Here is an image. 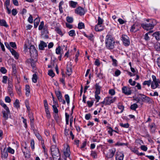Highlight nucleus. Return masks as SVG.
<instances>
[{
	"label": "nucleus",
	"instance_id": "nucleus-13",
	"mask_svg": "<svg viewBox=\"0 0 160 160\" xmlns=\"http://www.w3.org/2000/svg\"><path fill=\"white\" fill-rule=\"evenodd\" d=\"M47 47V44L43 41H41L39 45V48L41 50H44L45 47Z\"/></svg>",
	"mask_w": 160,
	"mask_h": 160
},
{
	"label": "nucleus",
	"instance_id": "nucleus-51",
	"mask_svg": "<svg viewBox=\"0 0 160 160\" xmlns=\"http://www.w3.org/2000/svg\"><path fill=\"white\" fill-rule=\"evenodd\" d=\"M52 108L54 112L56 113H58V111L57 107L55 105H53Z\"/></svg>",
	"mask_w": 160,
	"mask_h": 160
},
{
	"label": "nucleus",
	"instance_id": "nucleus-38",
	"mask_svg": "<svg viewBox=\"0 0 160 160\" xmlns=\"http://www.w3.org/2000/svg\"><path fill=\"white\" fill-rule=\"evenodd\" d=\"M32 81L34 83H36L37 81V77L36 74L33 75L32 78Z\"/></svg>",
	"mask_w": 160,
	"mask_h": 160
},
{
	"label": "nucleus",
	"instance_id": "nucleus-58",
	"mask_svg": "<svg viewBox=\"0 0 160 160\" xmlns=\"http://www.w3.org/2000/svg\"><path fill=\"white\" fill-rule=\"evenodd\" d=\"M95 98L97 100V102H99V100L101 98L100 96H99L98 95L99 94H97L96 93H95Z\"/></svg>",
	"mask_w": 160,
	"mask_h": 160
},
{
	"label": "nucleus",
	"instance_id": "nucleus-41",
	"mask_svg": "<svg viewBox=\"0 0 160 160\" xmlns=\"http://www.w3.org/2000/svg\"><path fill=\"white\" fill-rule=\"evenodd\" d=\"M119 124L121 127L126 128H128L129 126V125L128 123L125 124H123L122 123H120Z\"/></svg>",
	"mask_w": 160,
	"mask_h": 160
},
{
	"label": "nucleus",
	"instance_id": "nucleus-3",
	"mask_svg": "<svg viewBox=\"0 0 160 160\" xmlns=\"http://www.w3.org/2000/svg\"><path fill=\"white\" fill-rule=\"evenodd\" d=\"M51 153L53 160H60V154L58 149L55 145H52L51 148Z\"/></svg>",
	"mask_w": 160,
	"mask_h": 160
},
{
	"label": "nucleus",
	"instance_id": "nucleus-16",
	"mask_svg": "<svg viewBox=\"0 0 160 160\" xmlns=\"http://www.w3.org/2000/svg\"><path fill=\"white\" fill-rule=\"evenodd\" d=\"M10 52L16 59H18L19 55L14 49H11V51Z\"/></svg>",
	"mask_w": 160,
	"mask_h": 160
},
{
	"label": "nucleus",
	"instance_id": "nucleus-27",
	"mask_svg": "<svg viewBox=\"0 0 160 160\" xmlns=\"http://www.w3.org/2000/svg\"><path fill=\"white\" fill-rule=\"evenodd\" d=\"M84 35L91 41H93V37L94 36L91 33L89 35H87L86 33H84Z\"/></svg>",
	"mask_w": 160,
	"mask_h": 160
},
{
	"label": "nucleus",
	"instance_id": "nucleus-40",
	"mask_svg": "<svg viewBox=\"0 0 160 160\" xmlns=\"http://www.w3.org/2000/svg\"><path fill=\"white\" fill-rule=\"evenodd\" d=\"M66 20L69 23H71L73 22V18L72 17L68 16L66 18Z\"/></svg>",
	"mask_w": 160,
	"mask_h": 160
},
{
	"label": "nucleus",
	"instance_id": "nucleus-48",
	"mask_svg": "<svg viewBox=\"0 0 160 160\" xmlns=\"http://www.w3.org/2000/svg\"><path fill=\"white\" fill-rule=\"evenodd\" d=\"M108 128L109 129L108 131V133L110 134V136H112V132H113V129L111 127H108Z\"/></svg>",
	"mask_w": 160,
	"mask_h": 160
},
{
	"label": "nucleus",
	"instance_id": "nucleus-21",
	"mask_svg": "<svg viewBox=\"0 0 160 160\" xmlns=\"http://www.w3.org/2000/svg\"><path fill=\"white\" fill-rule=\"evenodd\" d=\"M42 30L41 32V35L43 36L45 34H47L48 33V27L46 25H45L42 29Z\"/></svg>",
	"mask_w": 160,
	"mask_h": 160
},
{
	"label": "nucleus",
	"instance_id": "nucleus-42",
	"mask_svg": "<svg viewBox=\"0 0 160 160\" xmlns=\"http://www.w3.org/2000/svg\"><path fill=\"white\" fill-rule=\"evenodd\" d=\"M55 31L60 35L62 36L63 35L61 30L58 27H57L56 28Z\"/></svg>",
	"mask_w": 160,
	"mask_h": 160
},
{
	"label": "nucleus",
	"instance_id": "nucleus-14",
	"mask_svg": "<svg viewBox=\"0 0 160 160\" xmlns=\"http://www.w3.org/2000/svg\"><path fill=\"white\" fill-rule=\"evenodd\" d=\"M70 153L69 147L68 146L64 151V155L66 157H69L70 156Z\"/></svg>",
	"mask_w": 160,
	"mask_h": 160
},
{
	"label": "nucleus",
	"instance_id": "nucleus-55",
	"mask_svg": "<svg viewBox=\"0 0 160 160\" xmlns=\"http://www.w3.org/2000/svg\"><path fill=\"white\" fill-rule=\"evenodd\" d=\"M128 82L132 86H134L136 84V82L135 81H132V79L129 80Z\"/></svg>",
	"mask_w": 160,
	"mask_h": 160
},
{
	"label": "nucleus",
	"instance_id": "nucleus-12",
	"mask_svg": "<svg viewBox=\"0 0 160 160\" xmlns=\"http://www.w3.org/2000/svg\"><path fill=\"white\" fill-rule=\"evenodd\" d=\"M141 95L142 97V100H143V99H144L145 102L149 103H152V100L151 98L143 94H141Z\"/></svg>",
	"mask_w": 160,
	"mask_h": 160
},
{
	"label": "nucleus",
	"instance_id": "nucleus-22",
	"mask_svg": "<svg viewBox=\"0 0 160 160\" xmlns=\"http://www.w3.org/2000/svg\"><path fill=\"white\" fill-rule=\"evenodd\" d=\"M152 36L155 37L157 40H160V32H155L152 34Z\"/></svg>",
	"mask_w": 160,
	"mask_h": 160
},
{
	"label": "nucleus",
	"instance_id": "nucleus-9",
	"mask_svg": "<svg viewBox=\"0 0 160 160\" xmlns=\"http://www.w3.org/2000/svg\"><path fill=\"white\" fill-rule=\"evenodd\" d=\"M116 152V149L113 148L109 150V152L106 155V157L108 158H112L114 156Z\"/></svg>",
	"mask_w": 160,
	"mask_h": 160
},
{
	"label": "nucleus",
	"instance_id": "nucleus-47",
	"mask_svg": "<svg viewBox=\"0 0 160 160\" xmlns=\"http://www.w3.org/2000/svg\"><path fill=\"white\" fill-rule=\"evenodd\" d=\"M10 45L11 47L13 48L14 49L17 48V46L15 42H10Z\"/></svg>",
	"mask_w": 160,
	"mask_h": 160
},
{
	"label": "nucleus",
	"instance_id": "nucleus-39",
	"mask_svg": "<svg viewBox=\"0 0 160 160\" xmlns=\"http://www.w3.org/2000/svg\"><path fill=\"white\" fill-rule=\"evenodd\" d=\"M12 74L14 75H16L17 72L16 66L15 64H12Z\"/></svg>",
	"mask_w": 160,
	"mask_h": 160
},
{
	"label": "nucleus",
	"instance_id": "nucleus-61",
	"mask_svg": "<svg viewBox=\"0 0 160 160\" xmlns=\"http://www.w3.org/2000/svg\"><path fill=\"white\" fill-rule=\"evenodd\" d=\"M65 100L67 102V103L68 104L69 103V97L68 94H66L65 95Z\"/></svg>",
	"mask_w": 160,
	"mask_h": 160
},
{
	"label": "nucleus",
	"instance_id": "nucleus-11",
	"mask_svg": "<svg viewBox=\"0 0 160 160\" xmlns=\"http://www.w3.org/2000/svg\"><path fill=\"white\" fill-rule=\"evenodd\" d=\"M122 92L126 95H130L131 94L130 89L127 87H124L122 88Z\"/></svg>",
	"mask_w": 160,
	"mask_h": 160
},
{
	"label": "nucleus",
	"instance_id": "nucleus-18",
	"mask_svg": "<svg viewBox=\"0 0 160 160\" xmlns=\"http://www.w3.org/2000/svg\"><path fill=\"white\" fill-rule=\"evenodd\" d=\"M5 4L6 5V8L7 11V13L8 14H10L11 13V11L8 8L10 4V0H6L5 1Z\"/></svg>",
	"mask_w": 160,
	"mask_h": 160
},
{
	"label": "nucleus",
	"instance_id": "nucleus-60",
	"mask_svg": "<svg viewBox=\"0 0 160 160\" xmlns=\"http://www.w3.org/2000/svg\"><path fill=\"white\" fill-rule=\"evenodd\" d=\"M35 135L39 140L42 141V138L38 132L36 133Z\"/></svg>",
	"mask_w": 160,
	"mask_h": 160
},
{
	"label": "nucleus",
	"instance_id": "nucleus-33",
	"mask_svg": "<svg viewBox=\"0 0 160 160\" xmlns=\"http://www.w3.org/2000/svg\"><path fill=\"white\" fill-rule=\"evenodd\" d=\"M152 81L151 80H149L148 81H144L142 84L143 85H147L148 86H149L152 83Z\"/></svg>",
	"mask_w": 160,
	"mask_h": 160
},
{
	"label": "nucleus",
	"instance_id": "nucleus-17",
	"mask_svg": "<svg viewBox=\"0 0 160 160\" xmlns=\"http://www.w3.org/2000/svg\"><path fill=\"white\" fill-rule=\"evenodd\" d=\"M159 82L156 81L155 82H152L151 83V87L152 89H155L158 88L159 86Z\"/></svg>",
	"mask_w": 160,
	"mask_h": 160
},
{
	"label": "nucleus",
	"instance_id": "nucleus-50",
	"mask_svg": "<svg viewBox=\"0 0 160 160\" xmlns=\"http://www.w3.org/2000/svg\"><path fill=\"white\" fill-rule=\"evenodd\" d=\"M22 150L24 154L25 157L29 158L30 157V155L29 152H27V151L26 152H25V151H23V149Z\"/></svg>",
	"mask_w": 160,
	"mask_h": 160
},
{
	"label": "nucleus",
	"instance_id": "nucleus-30",
	"mask_svg": "<svg viewBox=\"0 0 160 160\" xmlns=\"http://www.w3.org/2000/svg\"><path fill=\"white\" fill-rule=\"evenodd\" d=\"M14 107L17 108H20L19 102V100L17 99L15 100V102L14 103Z\"/></svg>",
	"mask_w": 160,
	"mask_h": 160
},
{
	"label": "nucleus",
	"instance_id": "nucleus-43",
	"mask_svg": "<svg viewBox=\"0 0 160 160\" xmlns=\"http://www.w3.org/2000/svg\"><path fill=\"white\" fill-rule=\"evenodd\" d=\"M98 25H101L102 24L103 20L99 16L98 17Z\"/></svg>",
	"mask_w": 160,
	"mask_h": 160
},
{
	"label": "nucleus",
	"instance_id": "nucleus-64",
	"mask_svg": "<svg viewBox=\"0 0 160 160\" xmlns=\"http://www.w3.org/2000/svg\"><path fill=\"white\" fill-rule=\"evenodd\" d=\"M12 15L15 16L17 14L18 12L16 9H13L12 11Z\"/></svg>",
	"mask_w": 160,
	"mask_h": 160
},
{
	"label": "nucleus",
	"instance_id": "nucleus-59",
	"mask_svg": "<svg viewBox=\"0 0 160 160\" xmlns=\"http://www.w3.org/2000/svg\"><path fill=\"white\" fill-rule=\"evenodd\" d=\"M5 100L6 102L10 103L11 102V99L8 96H6L5 98Z\"/></svg>",
	"mask_w": 160,
	"mask_h": 160
},
{
	"label": "nucleus",
	"instance_id": "nucleus-37",
	"mask_svg": "<svg viewBox=\"0 0 160 160\" xmlns=\"http://www.w3.org/2000/svg\"><path fill=\"white\" fill-rule=\"evenodd\" d=\"M155 49L158 51H160V43H156L154 46Z\"/></svg>",
	"mask_w": 160,
	"mask_h": 160
},
{
	"label": "nucleus",
	"instance_id": "nucleus-6",
	"mask_svg": "<svg viewBox=\"0 0 160 160\" xmlns=\"http://www.w3.org/2000/svg\"><path fill=\"white\" fill-rule=\"evenodd\" d=\"M75 12L80 16L83 15L85 13L84 9L81 7L79 6L75 10Z\"/></svg>",
	"mask_w": 160,
	"mask_h": 160
},
{
	"label": "nucleus",
	"instance_id": "nucleus-36",
	"mask_svg": "<svg viewBox=\"0 0 160 160\" xmlns=\"http://www.w3.org/2000/svg\"><path fill=\"white\" fill-rule=\"evenodd\" d=\"M118 108L121 110V111H120V113H122L124 108V106L121 104L120 103H119L118 105Z\"/></svg>",
	"mask_w": 160,
	"mask_h": 160
},
{
	"label": "nucleus",
	"instance_id": "nucleus-32",
	"mask_svg": "<svg viewBox=\"0 0 160 160\" xmlns=\"http://www.w3.org/2000/svg\"><path fill=\"white\" fill-rule=\"evenodd\" d=\"M29 117L30 118V121L31 125L33 123L34 120L32 114V113H29Z\"/></svg>",
	"mask_w": 160,
	"mask_h": 160
},
{
	"label": "nucleus",
	"instance_id": "nucleus-26",
	"mask_svg": "<svg viewBox=\"0 0 160 160\" xmlns=\"http://www.w3.org/2000/svg\"><path fill=\"white\" fill-rule=\"evenodd\" d=\"M5 148L4 149L3 151H2V157L4 158H6L8 157V154L7 151L5 150Z\"/></svg>",
	"mask_w": 160,
	"mask_h": 160
},
{
	"label": "nucleus",
	"instance_id": "nucleus-23",
	"mask_svg": "<svg viewBox=\"0 0 160 160\" xmlns=\"http://www.w3.org/2000/svg\"><path fill=\"white\" fill-rule=\"evenodd\" d=\"M0 25L6 27H8V25L7 24L5 20L4 19H0Z\"/></svg>",
	"mask_w": 160,
	"mask_h": 160
},
{
	"label": "nucleus",
	"instance_id": "nucleus-5",
	"mask_svg": "<svg viewBox=\"0 0 160 160\" xmlns=\"http://www.w3.org/2000/svg\"><path fill=\"white\" fill-rule=\"evenodd\" d=\"M122 40L124 45L126 46H128L130 44V41L129 37L126 35H122L121 37Z\"/></svg>",
	"mask_w": 160,
	"mask_h": 160
},
{
	"label": "nucleus",
	"instance_id": "nucleus-34",
	"mask_svg": "<svg viewBox=\"0 0 160 160\" xmlns=\"http://www.w3.org/2000/svg\"><path fill=\"white\" fill-rule=\"evenodd\" d=\"M39 20L38 18H36L34 20V27L36 28L37 27L39 23Z\"/></svg>",
	"mask_w": 160,
	"mask_h": 160
},
{
	"label": "nucleus",
	"instance_id": "nucleus-4",
	"mask_svg": "<svg viewBox=\"0 0 160 160\" xmlns=\"http://www.w3.org/2000/svg\"><path fill=\"white\" fill-rule=\"evenodd\" d=\"M29 49L30 55L32 58V60H33V59H37V58L38 56V53L34 46L31 45Z\"/></svg>",
	"mask_w": 160,
	"mask_h": 160
},
{
	"label": "nucleus",
	"instance_id": "nucleus-31",
	"mask_svg": "<svg viewBox=\"0 0 160 160\" xmlns=\"http://www.w3.org/2000/svg\"><path fill=\"white\" fill-rule=\"evenodd\" d=\"M72 73V69L70 67H67V72H66V74L68 76L70 75Z\"/></svg>",
	"mask_w": 160,
	"mask_h": 160
},
{
	"label": "nucleus",
	"instance_id": "nucleus-62",
	"mask_svg": "<svg viewBox=\"0 0 160 160\" xmlns=\"http://www.w3.org/2000/svg\"><path fill=\"white\" fill-rule=\"evenodd\" d=\"M48 75L52 77H53L54 76V73L52 70H50L48 71Z\"/></svg>",
	"mask_w": 160,
	"mask_h": 160
},
{
	"label": "nucleus",
	"instance_id": "nucleus-19",
	"mask_svg": "<svg viewBox=\"0 0 160 160\" xmlns=\"http://www.w3.org/2000/svg\"><path fill=\"white\" fill-rule=\"evenodd\" d=\"M138 30V28H137V25L134 24L132 26L130 31L132 32H135Z\"/></svg>",
	"mask_w": 160,
	"mask_h": 160
},
{
	"label": "nucleus",
	"instance_id": "nucleus-56",
	"mask_svg": "<svg viewBox=\"0 0 160 160\" xmlns=\"http://www.w3.org/2000/svg\"><path fill=\"white\" fill-rule=\"evenodd\" d=\"M150 32H148L146 33L145 35L144 36V39L148 41L149 40V37L148 36V35L149 34H150Z\"/></svg>",
	"mask_w": 160,
	"mask_h": 160
},
{
	"label": "nucleus",
	"instance_id": "nucleus-35",
	"mask_svg": "<svg viewBox=\"0 0 160 160\" xmlns=\"http://www.w3.org/2000/svg\"><path fill=\"white\" fill-rule=\"evenodd\" d=\"M78 28L79 29L84 28L85 26L84 23L82 22H79L78 24Z\"/></svg>",
	"mask_w": 160,
	"mask_h": 160
},
{
	"label": "nucleus",
	"instance_id": "nucleus-2",
	"mask_svg": "<svg viewBox=\"0 0 160 160\" xmlns=\"http://www.w3.org/2000/svg\"><path fill=\"white\" fill-rule=\"evenodd\" d=\"M146 21L149 23H142L141 24V26L144 29L147 30L152 29L156 24V21L154 19H147Z\"/></svg>",
	"mask_w": 160,
	"mask_h": 160
},
{
	"label": "nucleus",
	"instance_id": "nucleus-8",
	"mask_svg": "<svg viewBox=\"0 0 160 160\" xmlns=\"http://www.w3.org/2000/svg\"><path fill=\"white\" fill-rule=\"evenodd\" d=\"M13 85L11 80H8V93L11 96H13L14 95L12 92Z\"/></svg>",
	"mask_w": 160,
	"mask_h": 160
},
{
	"label": "nucleus",
	"instance_id": "nucleus-29",
	"mask_svg": "<svg viewBox=\"0 0 160 160\" xmlns=\"http://www.w3.org/2000/svg\"><path fill=\"white\" fill-rule=\"evenodd\" d=\"M149 126L152 132H154L156 129L155 124L154 123H152L150 125H149Z\"/></svg>",
	"mask_w": 160,
	"mask_h": 160
},
{
	"label": "nucleus",
	"instance_id": "nucleus-15",
	"mask_svg": "<svg viewBox=\"0 0 160 160\" xmlns=\"http://www.w3.org/2000/svg\"><path fill=\"white\" fill-rule=\"evenodd\" d=\"M96 91L95 93L100 94L101 87L99 85V83H96L95 85Z\"/></svg>",
	"mask_w": 160,
	"mask_h": 160
},
{
	"label": "nucleus",
	"instance_id": "nucleus-53",
	"mask_svg": "<svg viewBox=\"0 0 160 160\" xmlns=\"http://www.w3.org/2000/svg\"><path fill=\"white\" fill-rule=\"evenodd\" d=\"M108 93L110 94L112 96L114 95L115 94V92L114 89H111L109 90Z\"/></svg>",
	"mask_w": 160,
	"mask_h": 160
},
{
	"label": "nucleus",
	"instance_id": "nucleus-54",
	"mask_svg": "<svg viewBox=\"0 0 160 160\" xmlns=\"http://www.w3.org/2000/svg\"><path fill=\"white\" fill-rule=\"evenodd\" d=\"M99 25H98V24L97 25H96L95 26V30L96 31H100L102 30V29H100L99 28V27H101V26L100 25L99 26Z\"/></svg>",
	"mask_w": 160,
	"mask_h": 160
},
{
	"label": "nucleus",
	"instance_id": "nucleus-24",
	"mask_svg": "<svg viewBox=\"0 0 160 160\" xmlns=\"http://www.w3.org/2000/svg\"><path fill=\"white\" fill-rule=\"evenodd\" d=\"M69 4L71 7L75 8L76 7L78 3L77 2L71 1L69 2Z\"/></svg>",
	"mask_w": 160,
	"mask_h": 160
},
{
	"label": "nucleus",
	"instance_id": "nucleus-46",
	"mask_svg": "<svg viewBox=\"0 0 160 160\" xmlns=\"http://www.w3.org/2000/svg\"><path fill=\"white\" fill-rule=\"evenodd\" d=\"M68 34L71 37H73L75 35V31L73 30H70L68 32Z\"/></svg>",
	"mask_w": 160,
	"mask_h": 160
},
{
	"label": "nucleus",
	"instance_id": "nucleus-49",
	"mask_svg": "<svg viewBox=\"0 0 160 160\" xmlns=\"http://www.w3.org/2000/svg\"><path fill=\"white\" fill-rule=\"evenodd\" d=\"M44 27V22L43 21H42L39 26L38 29L39 30H42Z\"/></svg>",
	"mask_w": 160,
	"mask_h": 160
},
{
	"label": "nucleus",
	"instance_id": "nucleus-57",
	"mask_svg": "<svg viewBox=\"0 0 160 160\" xmlns=\"http://www.w3.org/2000/svg\"><path fill=\"white\" fill-rule=\"evenodd\" d=\"M28 21L30 23H32L33 19L32 16L31 15H30V16L28 18Z\"/></svg>",
	"mask_w": 160,
	"mask_h": 160
},
{
	"label": "nucleus",
	"instance_id": "nucleus-63",
	"mask_svg": "<svg viewBox=\"0 0 160 160\" xmlns=\"http://www.w3.org/2000/svg\"><path fill=\"white\" fill-rule=\"evenodd\" d=\"M0 71L3 74H5L7 72V70L4 67H2L0 69Z\"/></svg>",
	"mask_w": 160,
	"mask_h": 160
},
{
	"label": "nucleus",
	"instance_id": "nucleus-25",
	"mask_svg": "<svg viewBox=\"0 0 160 160\" xmlns=\"http://www.w3.org/2000/svg\"><path fill=\"white\" fill-rule=\"evenodd\" d=\"M55 93L58 100L62 98V95L60 91H55Z\"/></svg>",
	"mask_w": 160,
	"mask_h": 160
},
{
	"label": "nucleus",
	"instance_id": "nucleus-28",
	"mask_svg": "<svg viewBox=\"0 0 160 160\" xmlns=\"http://www.w3.org/2000/svg\"><path fill=\"white\" fill-rule=\"evenodd\" d=\"M26 95L27 96H28L30 93V87L29 85H26Z\"/></svg>",
	"mask_w": 160,
	"mask_h": 160
},
{
	"label": "nucleus",
	"instance_id": "nucleus-7",
	"mask_svg": "<svg viewBox=\"0 0 160 160\" xmlns=\"http://www.w3.org/2000/svg\"><path fill=\"white\" fill-rule=\"evenodd\" d=\"M105 99L106 105H108L114 102L116 100V98L115 97L113 98L112 97L110 96L106 97Z\"/></svg>",
	"mask_w": 160,
	"mask_h": 160
},
{
	"label": "nucleus",
	"instance_id": "nucleus-10",
	"mask_svg": "<svg viewBox=\"0 0 160 160\" xmlns=\"http://www.w3.org/2000/svg\"><path fill=\"white\" fill-rule=\"evenodd\" d=\"M124 154L121 152H117L116 154V160H123Z\"/></svg>",
	"mask_w": 160,
	"mask_h": 160
},
{
	"label": "nucleus",
	"instance_id": "nucleus-44",
	"mask_svg": "<svg viewBox=\"0 0 160 160\" xmlns=\"http://www.w3.org/2000/svg\"><path fill=\"white\" fill-rule=\"evenodd\" d=\"M138 107L137 104L136 103H134L131 106L130 108L132 110H135Z\"/></svg>",
	"mask_w": 160,
	"mask_h": 160
},
{
	"label": "nucleus",
	"instance_id": "nucleus-1",
	"mask_svg": "<svg viewBox=\"0 0 160 160\" xmlns=\"http://www.w3.org/2000/svg\"><path fill=\"white\" fill-rule=\"evenodd\" d=\"M115 41L112 37L107 35L105 39V45L106 48L108 49H112L114 47Z\"/></svg>",
	"mask_w": 160,
	"mask_h": 160
},
{
	"label": "nucleus",
	"instance_id": "nucleus-20",
	"mask_svg": "<svg viewBox=\"0 0 160 160\" xmlns=\"http://www.w3.org/2000/svg\"><path fill=\"white\" fill-rule=\"evenodd\" d=\"M2 113L3 114V117L5 119H7L8 118V114H10V112H8L5 111V110H3L2 112Z\"/></svg>",
	"mask_w": 160,
	"mask_h": 160
},
{
	"label": "nucleus",
	"instance_id": "nucleus-52",
	"mask_svg": "<svg viewBox=\"0 0 160 160\" xmlns=\"http://www.w3.org/2000/svg\"><path fill=\"white\" fill-rule=\"evenodd\" d=\"M7 150L8 152L11 154H13L14 152V150L13 149L11 148L10 147H9L8 148Z\"/></svg>",
	"mask_w": 160,
	"mask_h": 160
},
{
	"label": "nucleus",
	"instance_id": "nucleus-45",
	"mask_svg": "<svg viewBox=\"0 0 160 160\" xmlns=\"http://www.w3.org/2000/svg\"><path fill=\"white\" fill-rule=\"evenodd\" d=\"M91 155L94 158H97V154L96 152L92 151L91 152Z\"/></svg>",
	"mask_w": 160,
	"mask_h": 160
}]
</instances>
